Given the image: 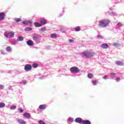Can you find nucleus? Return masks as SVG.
I'll return each instance as SVG.
<instances>
[{"instance_id":"1","label":"nucleus","mask_w":124,"mask_h":124,"mask_svg":"<svg viewBox=\"0 0 124 124\" xmlns=\"http://www.w3.org/2000/svg\"><path fill=\"white\" fill-rule=\"evenodd\" d=\"M94 56V53L89 51V50H85L82 53V56L85 57V58H93Z\"/></svg>"},{"instance_id":"2","label":"nucleus","mask_w":124,"mask_h":124,"mask_svg":"<svg viewBox=\"0 0 124 124\" xmlns=\"http://www.w3.org/2000/svg\"><path fill=\"white\" fill-rule=\"evenodd\" d=\"M109 23H110V21L108 19H103L99 22V26L101 28H105V27H107Z\"/></svg>"},{"instance_id":"3","label":"nucleus","mask_w":124,"mask_h":124,"mask_svg":"<svg viewBox=\"0 0 124 124\" xmlns=\"http://www.w3.org/2000/svg\"><path fill=\"white\" fill-rule=\"evenodd\" d=\"M32 39L36 44H39V43H40V40H39V36L38 34L35 33L33 34Z\"/></svg>"},{"instance_id":"4","label":"nucleus","mask_w":124,"mask_h":124,"mask_svg":"<svg viewBox=\"0 0 124 124\" xmlns=\"http://www.w3.org/2000/svg\"><path fill=\"white\" fill-rule=\"evenodd\" d=\"M70 71L72 74H77V73H79L80 70H79V68L74 66L70 68Z\"/></svg>"},{"instance_id":"5","label":"nucleus","mask_w":124,"mask_h":124,"mask_svg":"<svg viewBox=\"0 0 124 124\" xmlns=\"http://www.w3.org/2000/svg\"><path fill=\"white\" fill-rule=\"evenodd\" d=\"M22 24L24 25H28L29 26H32V22L31 20H25L22 22Z\"/></svg>"},{"instance_id":"6","label":"nucleus","mask_w":124,"mask_h":124,"mask_svg":"<svg viewBox=\"0 0 124 124\" xmlns=\"http://www.w3.org/2000/svg\"><path fill=\"white\" fill-rule=\"evenodd\" d=\"M84 120H83L82 119V118L78 117V118H77L75 120V123H77L78 124H83V121Z\"/></svg>"},{"instance_id":"7","label":"nucleus","mask_w":124,"mask_h":124,"mask_svg":"<svg viewBox=\"0 0 124 124\" xmlns=\"http://www.w3.org/2000/svg\"><path fill=\"white\" fill-rule=\"evenodd\" d=\"M25 70L26 71H30V70H31V65L30 64H26L25 66Z\"/></svg>"},{"instance_id":"8","label":"nucleus","mask_w":124,"mask_h":124,"mask_svg":"<svg viewBox=\"0 0 124 124\" xmlns=\"http://www.w3.org/2000/svg\"><path fill=\"white\" fill-rule=\"evenodd\" d=\"M39 108L40 109V110H45V109L47 108V105L45 104L41 105L39 106Z\"/></svg>"},{"instance_id":"9","label":"nucleus","mask_w":124,"mask_h":124,"mask_svg":"<svg viewBox=\"0 0 124 124\" xmlns=\"http://www.w3.org/2000/svg\"><path fill=\"white\" fill-rule=\"evenodd\" d=\"M4 16H5V14L4 13H0V21H2V20L4 19Z\"/></svg>"},{"instance_id":"10","label":"nucleus","mask_w":124,"mask_h":124,"mask_svg":"<svg viewBox=\"0 0 124 124\" xmlns=\"http://www.w3.org/2000/svg\"><path fill=\"white\" fill-rule=\"evenodd\" d=\"M17 122L19 124H26L27 123L26 121H24V120L22 119H17Z\"/></svg>"},{"instance_id":"11","label":"nucleus","mask_w":124,"mask_h":124,"mask_svg":"<svg viewBox=\"0 0 124 124\" xmlns=\"http://www.w3.org/2000/svg\"><path fill=\"white\" fill-rule=\"evenodd\" d=\"M108 44L104 43L101 45V47L102 49H107L108 48Z\"/></svg>"},{"instance_id":"12","label":"nucleus","mask_w":124,"mask_h":124,"mask_svg":"<svg viewBox=\"0 0 124 124\" xmlns=\"http://www.w3.org/2000/svg\"><path fill=\"white\" fill-rule=\"evenodd\" d=\"M23 116L27 119H30V118H31V113L26 112L23 114Z\"/></svg>"},{"instance_id":"13","label":"nucleus","mask_w":124,"mask_h":124,"mask_svg":"<svg viewBox=\"0 0 124 124\" xmlns=\"http://www.w3.org/2000/svg\"><path fill=\"white\" fill-rule=\"evenodd\" d=\"M27 44L29 46H32V45H33V42L31 41V40H29L28 41H27Z\"/></svg>"},{"instance_id":"14","label":"nucleus","mask_w":124,"mask_h":124,"mask_svg":"<svg viewBox=\"0 0 124 124\" xmlns=\"http://www.w3.org/2000/svg\"><path fill=\"white\" fill-rule=\"evenodd\" d=\"M47 24V20L45 19L41 20V25H46Z\"/></svg>"},{"instance_id":"15","label":"nucleus","mask_w":124,"mask_h":124,"mask_svg":"<svg viewBox=\"0 0 124 124\" xmlns=\"http://www.w3.org/2000/svg\"><path fill=\"white\" fill-rule=\"evenodd\" d=\"M14 32H11L9 33V38H12L14 37Z\"/></svg>"},{"instance_id":"16","label":"nucleus","mask_w":124,"mask_h":124,"mask_svg":"<svg viewBox=\"0 0 124 124\" xmlns=\"http://www.w3.org/2000/svg\"><path fill=\"white\" fill-rule=\"evenodd\" d=\"M34 26L35 27H36L37 28H40V27H42V25L40 23H37V22H35L34 23Z\"/></svg>"},{"instance_id":"17","label":"nucleus","mask_w":124,"mask_h":124,"mask_svg":"<svg viewBox=\"0 0 124 124\" xmlns=\"http://www.w3.org/2000/svg\"><path fill=\"white\" fill-rule=\"evenodd\" d=\"M116 63L117 65H124V62L121 61H116Z\"/></svg>"},{"instance_id":"18","label":"nucleus","mask_w":124,"mask_h":124,"mask_svg":"<svg viewBox=\"0 0 124 124\" xmlns=\"http://www.w3.org/2000/svg\"><path fill=\"white\" fill-rule=\"evenodd\" d=\"M82 124H91V121L89 120H83Z\"/></svg>"},{"instance_id":"19","label":"nucleus","mask_w":124,"mask_h":124,"mask_svg":"<svg viewBox=\"0 0 124 124\" xmlns=\"http://www.w3.org/2000/svg\"><path fill=\"white\" fill-rule=\"evenodd\" d=\"M17 40L18 41H23V40H24V37L19 36L17 38Z\"/></svg>"},{"instance_id":"20","label":"nucleus","mask_w":124,"mask_h":124,"mask_svg":"<svg viewBox=\"0 0 124 124\" xmlns=\"http://www.w3.org/2000/svg\"><path fill=\"white\" fill-rule=\"evenodd\" d=\"M109 76L111 79H113V77L116 76V73H111L110 74Z\"/></svg>"},{"instance_id":"21","label":"nucleus","mask_w":124,"mask_h":124,"mask_svg":"<svg viewBox=\"0 0 124 124\" xmlns=\"http://www.w3.org/2000/svg\"><path fill=\"white\" fill-rule=\"evenodd\" d=\"M6 51L7 52H12V48L11 46H7L6 48Z\"/></svg>"},{"instance_id":"22","label":"nucleus","mask_w":124,"mask_h":124,"mask_svg":"<svg viewBox=\"0 0 124 124\" xmlns=\"http://www.w3.org/2000/svg\"><path fill=\"white\" fill-rule=\"evenodd\" d=\"M5 107V104L4 103L0 102V108H3Z\"/></svg>"},{"instance_id":"23","label":"nucleus","mask_w":124,"mask_h":124,"mask_svg":"<svg viewBox=\"0 0 124 124\" xmlns=\"http://www.w3.org/2000/svg\"><path fill=\"white\" fill-rule=\"evenodd\" d=\"M88 77L89 79H92V78H93V74H88Z\"/></svg>"},{"instance_id":"24","label":"nucleus","mask_w":124,"mask_h":124,"mask_svg":"<svg viewBox=\"0 0 124 124\" xmlns=\"http://www.w3.org/2000/svg\"><path fill=\"white\" fill-rule=\"evenodd\" d=\"M32 30L31 28L27 27L25 29V31H31Z\"/></svg>"},{"instance_id":"25","label":"nucleus","mask_w":124,"mask_h":124,"mask_svg":"<svg viewBox=\"0 0 124 124\" xmlns=\"http://www.w3.org/2000/svg\"><path fill=\"white\" fill-rule=\"evenodd\" d=\"M51 37H52V38H56V37H57V34L52 33L51 34Z\"/></svg>"},{"instance_id":"26","label":"nucleus","mask_w":124,"mask_h":124,"mask_svg":"<svg viewBox=\"0 0 124 124\" xmlns=\"http://www.w3.org/2000/svg\"><path fill=\"white\" fill-rule=\"evenodd\" d=\"M4 35L5 37H6V38H9V34H7V32H5L4 33Z\"/></svg>"},{"instance_id":"27","label":"nucleus","mask_w":124,"mask_h":124,"mask_svg":"<svg viewBox=\"0 0 124 124\" xmlns=\"http://www.w3.org/2000/svg\"><path fill=\"white\" fill-rule=\"evenodd\" d=\"M93 85L95 86L97 84V81L96 80H93L92 81Z\"/></svg>"},{"instance_id":"28","label":"nucleus","mask_w":124,"mask_h":124,"mask_svg":"<svg viewBox=\"0 0 124 124\" xmlns=\"http://www.w3.org/2000/svg\"><path fill=\"white\" fill-rule=\"evenodd\" d=\"M109 14L112 16H117V13H116L111 12V13H109Z\"/></svg>"},{"instance_id":"29","label":"nucleus","mask_w":124,"mask_h":124,"mask_svg":"<svg viewBox=\"0 0 124 124\" xmlns=\"http://www.w3.org/2000/svg\"><path fill=\"white\" fill-rule=\"evenodd\" d=\"M38 66V65L36 63H33L32 64V67H33L34 68H36V67H37Z\"/></svg>"},{"instance_id":"30","label":"nucleus","mask_w":124,"mask_h":124,"mask_svg":"<svg viewBox=\"0 0 124 124\" xmlns=\"http://www.w3.org/2000/svg\"><path fill=\"white\" fill-rule=\"evenodd\" d=\"M76 31H81V29L79 27H77L75 28Z\"/></svg>"},{"instance_id":"31","label":"nucleus","mask_w":124,"mask_h":124,"mask_svg":"<svg viewBox=\"0 0 124 124\" xmlns=\"http://www.w3.org/2000/svg\"><path fill=\"white\" fill-rule=\"evenodd\" d=\"M11 110H15L16 109V106H12L10 107Z\"/></svg>"},{"instance_id":"32","label":"nucleus","mask_w":124,"mask_h":124,"mask_svg":"<svg viewBox=\"0 0 124 124\" xmlns=\"http://www.w3.org/2000/svg\"><path fill=\"white\" fill-rule=\"evenodd\" d=\"M15 21H16V22H21V19L20 18H15Z\"/></svg>"},{"instance_id":"33","label":"nucleus","mask_w":124,"mask_h":124,"mask_svg":"<svg viewBox=\"0 0 124 124\" xmlns=\"http://www.w3.org/2000/svg\"><path fill=\"white\" fill-rule=\"evenodd\" d=\"M41 31H46V28H45V27H42L41 28Z\"/></svg>"},{"instance_id":"34","label":"nucleus","mask_w":124,"mask_h":124,"mask_svg":"<svg viewBox=\"0 0 124 124\" xmlns=\"http://www.w3.org/2000/svg\"><path fill=\"white\" fill-rule=\"evenodd\" d=\"M18 110L19 112H20V113H23V112H24V110L21 108H18Z\"/></svg>"},{"instance_id":"35","label":"nucleus","mask_w":124,"mask_h":124,"mask_svg":"<svg viewBox=\"0 0 124 124\" xmlns=\"http://www.w3.org/2000/svg\"><path fill=\"white\" fill-rule=\"evenodd\" d=\"M117 26H118V27H123V24H122L121 22H119L117 24Z\"/></svg>"},{"instance_id":"36","label":"nucleus","mask_w":124,"mask_h":124,"mask_svg":"<svg viewBox=\"0 0 124 124\" xmlns=\"http://www.w3.org/2000/svg\"><path fill=\"white\" fill-rule=\"evenodd\" d=\"M68 121H69V122H73V119H72V118H71V117H69V118H68Z\"/></svg>"},{"instance_id":"37","label":"nucleus","mask_w":124,"mask_h":124,"mask_svg":"<svg viewBox=\"0 0 124 124\" xmlns=\"http://www.w3.org/2000/svg\"><path fill=\"white\" fill-rule=\"evenodd\" d=\"M0 89L1 90H3V89H4V86L3 85H0Z\"/></svg>"},{"instance_id":"38","label":"nucleus","mask_w":124,"mask_h":124,"mask_svg":"<svg viewBox=\"0 0 124 124\" xmlns=\"http://www.w3.org/2000/svg\"><path fill=\"white\" fill-rule=\"evenodd\" d=\"M103 78L105 80H107V79H108V76H105L103 77Z\"/></svg>"},{"instance_id":"39","label":"nucleus","mask_w":124,"mask_h":124,"mask_svg":"<svg viewBox=\"0 0 124 124\" xmlns=\"http://www.w3.org/2000/svg\"><path fill=\"white\" fill-rule=\"evenodd\" d=\"M115 80L116 81V82H120V81L121 80V78H117L115 79Z\"/></svg>"},{"instance_id":"40","label":"nucleus","mask_w":124,"mask_h":124,"mask_svg":"<svg viewBox=\"0 0 124 124\" xmlns=\"http://www.w3.org/2000/svg\"><path fill=\"white\" fill-rule=\"evenodd\" d=\"M11 43L13 45H15L16 44V42H15V41H13L11 42Z\"/></svg>"},{"instance_id":"41","label":"nucleus","mask_w":124,"mask_h":124,"mask_svg":"<svg viewBox=\"0 0 124 124\" xmlns=\"http://www.w3.org/2000/svg\"><path fill=\"white\" fill-rule=\"evenodd\" d=\"M0 53L1 54H2V55H5V52H4V51L2 50H0Z\"/></svg>"},{"instance_id":"42","label":"nucleus","mask_w":124,"mask_h":124,"mask_svg":"<svg viewBox=\"0 0 124 124\" xmlns=\"http://www.w3.org/2000/svg\"><path fill=\"white\" fill-rule=\"evenodd\" d=\"M39 124H45V123H44V122L42 121V120H41L39 121Z\"/></svg>"},{"instance_id":"43","label":"nucleus","mask_w":124,"mask_h":124,"mask_svg":"<svg viewBox=\"0 0 124 124\" xmlns=\"http://www.w3.org/2000/svg\"><path fill=\"white\" fill-rule=\"evenodd\" d=\"M97 37H98V38H101V39H102V38H103V36H102V35H98Z\"/></svg>"},{"instance_id":"44","label":"nucleus","mask_w":124,"mask_h":124,"mask_svg":"<svg viewBox=\"0 0 124 124\" xmlns=\"http://www.w3.org/2000/svg\"><path fill=\"white\" fill-rule=\"evenodd\" d=\"M73 41V40L72 39H70L69 40V42H70V43H72V42Z\"/></svg>"},{"instance_id":"45","label":"nucleus","mask_w":124,"mask_h":124,"mask_svg":"<svg viewBox=\"0 0 124 124\" xmlns=\"http://www.w3.org/2000/svg\"><path fill=\"white\" fill-rule=\"evenodd\" d=\"M113 45H114V46H118V44L117 43H114Z\"/></svg>"},{"instance_id":"46","label":"nucleus","mask_w":124,"mask_h":124,"mask_svg":"<svg viewBox=\"0 0 124 124\" xmlns=\"http://www.w3.org/2000/svg\"><path fill=\"white\" fill-rule=\"evenodd\" d=\"M9 90H12V86H10L9 87Z\"/></svg>"}]
</instances>
